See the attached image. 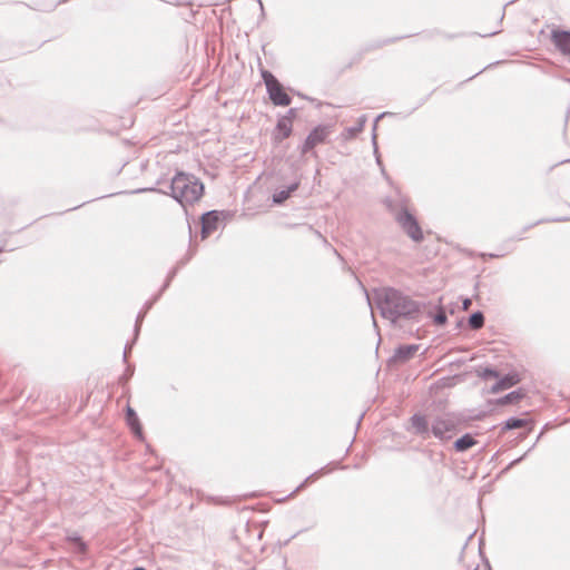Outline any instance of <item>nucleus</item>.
I'll return each instance as SVG.
<instances>
[{
	"instance_id": "1",
	"label": "nucleus",
	"mask_w": 570,
	"mask_h": 570,
	"mask_svg": "<svg viewBox=\"0 0 570 570\" xmlns=\"http://www.w3.org/2000/svg\"><path fill=\"white\" fill-rule=\"evenodd\" d=\"M366 296L367 304L371 308L375 306L380 315L390 321L394 326L400 321L419 322L425 311V304L412 299L397 288L391 286H382L373 288L370 295L367 289L362 285Z\"/></svg>"
},
{
	"instance_id": "2",
	"label": "nucleus",
	"mask_w": 570,
	"mask_h": 570,
	"mask_svg": "<svg viewBox=\"0 0 570 570\" xmlns=\"http://www.w3.org/2000/svg\"><path fill=\"white\" fill-rule=\"evenodd\" d=\"M157 193L170 196L179 205H193L202 199L205 193L204 183L190 173L176 168L175 175L169 179L168 190L158 187H142L132 190H124L119 194Z\"/></svg>"
},
{
	"instance_id": "3",
	"label": "nucleus",
	"mask_w": 570,
	"mask_h": 570,
	"mask_svg": "<svg viewBox=\"0 0 570 570\" xmlns=\"http://www.w3.org/2000/svg\"><path fill=\"white\" fill-rule=\"evenodd\" d=\"M394 197H385L383 205L393 215L394 220L402 232L414 243L421 244L425 239L422 226L410 208V197L404 195L399 187L394 188Z\"/></svg>"
},
{
	"instance_id": "4",
	"label": "nucleus",
	"mask_w": 570,
	"mask_h": 570,
	"mask_svg": "<svg viewBox=\"0 0 570 570\" xmlns=\"http://www.w3.org/2000/svg\"><path fill=\"white\" fill-rule=\"evenodd\" d=\"M465 423L466 417L460 413L438 415L432 421V434L440 441H448L453 434L458 433Z\"/></svg>"
},
{
	"instance_id": "5",
	"label": "nucleus",
	"mask_w": 570,
	"mask_h": 570,
	"mask_svg": "<svg viewBox=\"0 0 570 570\" xmlns=\"http://www.w3.org/2000/svg\"><path fill=\"white\" fill-rule=\"evenodd\" d=\"M262 78L266 86L269 99L276 106H288L292 101L291 97L284 91L279 81L274 77V75L266 70H261Z\"/></svg>"
},
{
	"instance_id": "6",
	"label": "nucleus",
	"mask_w": 570,
	"mask_h": 570,
	"mask_svg": "<svg viewBox=\"0 0 570 570\" xmlns=\"http://www.w3.org/2000/svg\"><path fill=\"white\" fill-rule=\"evenodd\" d=\"M188 230H189V248H188L187 253L176 263V265L169 269L163 285L160 286V288L158 291V293L160 295H163L169 288L173 279L176 277L179 269L181 267H184L186 264H188L190 262V259L197 253V245L194 244L190 224H188Z\"/></svg>"
},
{
	"instance_id": "7",
	"label": "nucleus",
	"mask_w": 570,
	"mask_h": 570,
	"mask_svg": "<svg viewBox=\"0 0 570 570\" xmlns=\"http://www.w3.org/2000/svg\"><path fill=\"white\" fill-rule=\"evenodd\" d=\"M226 213L223 210H208L200 216V237L202 240L207 239L214 232H216L219 225L224 222Z\"/></svg>"
},
{
	"instance_id": "8",
	"label": "nucleus",
	"mask_w": 570,
	"mask_h": 570,
	"mask_svg": "<svg viewBox=\"0 0 570 570\" xmlns=\"http://www.w3.org/2000/svg\"><path fill=\"white\" fill-rule=\"evenodd\" d=\"M405 430L424 440L433 435L432 423L430 424L428 415L421 412H415L410 416L407 425H405Z\"/></svg>"
},
{
	"instance_id": "9",
	"label": "nucleus",
	"mask_w": 570,
	"mask_h": 570,
	"mask_svg": "<svg viewBox=\"0 0 570 570\" xmlns=\"http://www.w3.org/2000/svg\"><path fill=\"white\" fill-rule=\"evenodd\" d=\"M301 178L295 177V179L288 184L287 186H283L277 188L272 195V203L276 206H282L285 202L292 197V195L299 188Z\"/></svg>"
},
{
	"instance_id": "10",
	"label": "nucleus",
	"mask_w": 570,
	"mask_h": 570,
	"mask_svg": "<svg viewBox=\"0 0 570 570\" xmlns=\"http://www.w3.org/2000/svg\"><path fill=\"white\" fill-rule=\"evenodd\" d=\"M178 151H179V149L171 150L168 154H161V153L157 154L156 165L160 167V173H159V176L156 179L155 185L153 187L164 188V189L168 190L169 179L167 178V176L169 174L170 168L169 167L165 168V165H163V163L166 161V159L168 157H170L174 154H177Z\"/></svg>"
},
{
	"instance_id": "11",
	"label": "nucleus",
	"mask_w": 570,
	"mask_h": 570,
	"mask_svg": "<svg viewBox=\"0 0 570 570\" xmlns=\"http://www.w3.org/2000/svg\"><path fill=\"white\" fill-rule=\"evenodd\" d=\"M336 464L334 462L328 463L325 466H322L320 470L314 473L307 475L288 495L281 499V501H285L288 498L296 495L298 492L306 489L312 482H314L321 474L331 473L334 469H336Z\"/></svg>"
},
{
	"instance_id": "12",
	"label": "nucleus",
	"mask_w": 570,
	"mask_h": 570,
	"mask_svg": "<svg viewBox=\"0 0 570 570\" xmlns=\"http://www.w3.org/2000/svg\"><path fill=\"white\" fill-rule=\"evenodd\" d=\"M125 420H126V424L129 428L132 435L136 439H144L142 424L140 422V419H139L137 412L130 405L126 406Z\"/></svg>"
},
{
	"instance_id": "13",
	"label": "nucleus",
	"mask_w": 570,
	"mask_h": 570,
	"mask_svg": "<svg viewBox=\"0 0 570 570\" xmlns=\"http://www.w3.org/2000/svg\"><path fill=\"white\" fill-rule=\"evenodd\" d=\"M419 348V344H400L394 348L392 360L403 364L413 358Z\"/></svg>"
},
{
	"instance_id": "14",
	"label": "nucleus",
	"mask_w": 570,
	"mask_h": 570,
	"mask_svg": "<svg viewBox=\"0 0 570 570\" xmlns=\"http://www.w3.org/2000/svg\"><path fill=\"white\" fill-rule=\"evenodd\" d=\"M551 40L556 48L563 55L570 56V32L563 30H553Z\"/></svg>"
},
{
	"instance_id": "15",
	"label": "nucleus",
	"mask_w": 570,
	"mask_h": 570,
	"mask_svg": "<svg viewBox=\"0 0 570 570\" xmlns=\"http://www.w3.org/2000/svg\"><path fill=\"white\" fill-rule=\"evenodd\" d=\"M527 396V391L523 387H518L507 394H504L501 397H498L497 400L492 401L491 403H494L497 405H513L518 404L521 400H523Z\"/></svg>"
},
{
	"instance_id": "16",
	"label": "nucleus",
	"mask_w": 570,
	"mask_h": 570,
	"mask_svg": "<svg viewBox=\"0 0 570 570\" xmlns=\"http://www.w3.org/2000/svg\"><path fill=\"white\" fill-rule=\"evenodd\" d=\"M523 237L521 235H518V236H512L510 237L509 239L504 240L501 245H500V248L504 252L502 253H479L478 256H480L481 258H483L484 261L487 259H492V258H501L503 256H505L507 254H509L510 252L513 250V248H510L509 247V244L512 243V242H519V240H522Z\"/></svg>"
},
{
	"instance_id": "17",
	"label": "nucleus",
	"mask_w": 570,
	"mask_h": 570,
	"mask_svg": "<svg viewBox=\"0 0 570 570\" xmlns=\"http://www.w3.org/2000/svg\"><path fill=\"white\" fill-rule=\"evenodd\" d=\"M476 443V440L471 433H464L453 442L452 448L456 453H464Z\"/></svg>"
},
{
	"instance_id": "18",
	"label": "nucleus",
	"mask_w": 570,
	"mask_h": 570,
	"mask_svg": "<svg viewBox=\"0 0 570 570\" xmlns=\"http://www.w3.org/2000/svg\"><path fill=\"white\" fill-rule=\"evenodd\" d=\"M525 424H528L527 419L520 417V416H510L505 421H503L502 423H500L498 425V428L500 430L499 435H503L504 433H507L509 431L520 429V428L524 426Z\"/></svg>"
},
{
	"instance_id": "19",
	"label": "nucleus",
	"mask_w": 570,
	"mask_h": 570,
	"mask_svg": "<svg viewBox=\"0 0 570 570\" xmlns=\"http://www.w3.org/2000/svg\"><path fill=\"white\" fill-rule=\"evenodd\" d=\"M484 314L482 311H474L471 313L466 320V323L470 325L473 330H479L484 325ZM465 324L464 318H459L456 322V327L461 328Z\"/></svg>"
},
{
	"instance_id": "20",
	"label": "nucleus",
	"mask_w": 570,
	"mask_h": 570,
	"mask_svg": "<svg viewBox=\"0 0 570 570\" xmlns=\"http://www.w3.org/2000/svg\"><path fill=\"white\" fill-rule=\"evenodd\" d=\"M292 119L289 117H282L276 125L274 137L277 140L287 139L292 132Z\"/></svg>"
},
{
	"instance_id": "21",
	"label": "nucleus",
	"mask_w": 570,
	"mask_h": 570,
	"mask_svg": "<svg viewBox=\"0 0 570 570\" xmlns=\"http://www.w3.org/2000/svg\"><path fill=\"white\" fill-rule=\"evenodd\" d=\"M499 373L500 371L491 364L481 365L475 368L476 376L482 381L494 380L499 376Z\"/></svg>"
},
{
	"instance_id": "22",
	"label": "nucleus",
	"mask_w": 570,
	"mask_h": 570,
	"mask_svg": "<svg viewBox=\"0 0 570 570\" xmlns=\"http://www.w3.org/2000/svg\"><path fill=\"white\" fill-rule=\"evenodd\" d=\"M328 135V127H317L307 136L305 142H323Z\"/></svg>"
},
{
	"instance_id": "23",
	"label": "nucleus",
	"mask_w": 570,
	"mask_h": 570,
	"mask_svg": "<svg viewBox=\"0 0 570 570\" xmlns=\"http://www.w3.org/2000/svg\"><path fill=\"white\" fill-rule=\"evenodd\" d=\"M501 379L507 383L509 387L519 384L522 381V375L517 368H510L507 373L501 374Z\"/></svg>"
},
{
	"instance_id": "24",
	"label": "nucleus",
	"mask_w": 570,
	"mask_h": 570,
	"mask_svg": "<svg viewBox=\"0 0 570 570\" xmlns=\"http://www.w3.org/2000/svg\"><path fill=\"white\" fill-rule=\"evenodd\" d=\"M379 146L380 145H372V147H373V155L375 157V161H376L377 166L380 167L381 173H382L383 177L385 178V180L390 185H393L392 178L389 176V174L386 173V170L384 168L382 156H381L380 150H379Z\"/></svg>"
},
{
	"instance_id": "25",
	"label": "nucleus",
	"mask_w": 570,
	"mask_h": 570,
	"mask_svg": "<svg viewBox=\"0 0 570 570\" xmlns=\"http://www.w3.org/2000/svg\"><path fill=\"white\" fill-rule=\"evenodd\" d=\"M567 220H570V217H567V216H558V217H551V218H541L532 224H529L527 226H524L522 228V233H525L528 232L529 229H531L532 227L534 226H538L540 224H543V223H558V222H567Z\"/></svg>"
},
{
	"instance_id": "26",
	"label": "nucleus",
	"mask_w": 570,
	"mask_h": 570,
	"mask_svg": "<svg viewBox=\"0 0 570 570\" xmlns=\"http://www.w3.org/2000/svg\"><path fill=\"white\" fill-rule=\"evenodd\" d=\"M365 121H366L365 116L360 117L354 127L346 129V135L344 136L345 139L356 138V135L363 130Z\"/></svg>"
},
{
	"instance_id": "27",
	"label": "nucleus",
	"mask_w": 570,
	"mask_h": 570,
	"mask_svg": "<svg viewBox=\"0 0 570 570\" xmlns=\"http://www.w3.org/2000/svg\"><path fill=\"white\" fill-rule=\"evenodd\" d=\"M430 317L433 321V324L436 327H444L448 324V316L444 312H439L436 314H431Z\"/></svg>"
},
{
	"instance_id": "28",
	"label": "nucleus",
	"mask_w": 570,
	"mask_h": 570,
	"mask_svg": "<svg viewBox=\"0 0 570 570\" xmlns=\"http://www.w3.org/2000/svg\"><path fill=\"white\" fill-rule=\"evenodd\" d=\"M537 445V443L534 442L533 444H530V448L528 449V451L522 454L521 456L512 460L503 470V472H507L509 471L510 469H512L513 466H515L517 464L521 463L525 458L527 455L534 449V446Z\"/></svg>"
},
{
	"instance_id": "29",
	"label": "nucleus",
	"mask_w": 570,
	"mask_h": 570,
	"mask_svg": "<svg viewBox=\"0 0 570 570\" xmlns=\"http://www.w3.org/2000/svg\"><path fill=\"white\" fill-rule=\"evenodd\" d=\"M134 373H135V365L128 364L126 366L125 372L119 377L121 385L127 384L130 381V379L132 377Z\"/></svg>"
},
{
	"instance_id": "30",
	"label": "nucleus",
	"mask_w": 570,
	"mask_h": 570,
	"mask_svg": "<svg viewBox=\"0 0 570 570\" xmlns=\"http://www.w3.org/2000/svg\"><path fill=\"white\" fill-rule=\"evenodd\" d=\"M163 295H160L158 292L154 294L149 299H147L141 308V311H146L148 313L153 306L160 299Z\"/></svg>"
},
{
	"instance_id": "31",
	"label": "nucleus",
	"mask_w": 570,
	"mask_h": 570,
	"mask_svg": "<svg viewBox=\"0 0 570 570\" xmlns=\"http://www.w3.org/2000/svg\"><path fill=\"white\" fill-rule=\"evenodd\" d=\"M135 344H132V340L128 341L125 345V348H124V353H122V361L126 363L127 362V358H128V355L130 353V351L132 350Z\"/></svg>"
},
{
	"instance_id": "32",
	"label": "nucleus",
	"mask_w": 570,
	"mask_h": 570,
	"mask_svg": "<svg viewBox=\"0 0 570 570\" xmlns=\"http://www.w3.org/2000/svg\"><path fill=\"white\" fill-rule=\"evenodd\" d=\"M141 326L142 324H138V323H135V326H134V336H132V344H136L137 341H138V337L140 335V331H141Z\"/></svg>"
},
{
	"instance_id": "33",
	"label": "nucleus",
	"mask_w": 570,
	"mask_h": 570,
	"mask_svg": "<svg viewBox=\"0 0 570 570\" xmlns=\"http://www.w3.org/2000/svg\"><path fill=\"white\" fill-rule=\"evenodd\" d=\"M461 302H462V308L463 309H468L472 303V299L470 297H466V296H461L460 297Z\"/></svg>"
},
{
	"instance_id": "34",
	"label": "nucleus",
	"mask_w": 570,
	"mask_h": 570,
	"mask_svg": "<svg viewBox=\"0 0 570 570\" xmlns=\"http://www.w3.org/2000/svg\"><path fill=\"white\" fill-rule=\"evenodd\" d=\"M500 392H502V387H500V384H499V383H497V382H494V383L491 385V387L489 389V393H491V394H498V393H500Z\"/></svg>"
},
{
	"instance_id": "35",
	"label": "nucleus",
	"mask_w": 570,
	"mask_h": 570,
	"mask_svg": "<svg viewBox=\"0 0 570 570\" xmlns=\"http://www.w3.org/2000/svg\"><path fill=\"white\" fill-rule=\"evenodd\" d=\"M315 146L316 145H307V144L301 145V147H302L301 151H302V154L313 153Z\"/></svg>"
},
{
	"instance_id": "36",
	"label": "nucleus",
	"mask_w": 570,
	"mask_h": 570,
	"mask_svg": "<svg viewBox=\"0 0 570 570\" xmlns=\"http://www.w3.org/2000/svg\"><path fill=\"white\" fill-rule=\"evenodd\" d=\"M146 315H147L146 311H141V309H140V311L138 312L137 316H136V321H135V323L142 324V322H144V320H145Z\"/></svg>"
},
{
	"instance_id": "37",
	"label": "nucleus",
	"mask_w": 570,
	"mask_h": 570,
	"mask_svg": "<svg viewBox=\"0 0 570 570\" xmlns=\"http://www.w3.org/2000/svg\"><path fill=\"white\" fill-rule=\"evenodd\" d=\"M532 429H533V425L529 426V428L527 429V431H524L523 433H520V434H519V436H518V439H517V440H518V441H523V440L527 438V435L532 431Z\"/></svg>"
},
{
	"instance_id": "38",
	"label": "nucleus",
	"mask_w": 570,
	"mask_h": 570,
	"mask_svg": "<svg viewBox=\"0 0 570 570\" xmlns=\"http://www.w3.org/2000/svg\"><path fill=\"white\" fill-rule=\"evenodd\" d=\"M494 380H495V382H497V383H499V384H500V387H502V391L510 389V387L507 385V383H505V382H503V380L501 379V376H500V375H499V376H497Z\"/></svg>"
},
{
	"instance_id": "39",
	"label": "nucleus",
	"mask_w": 570,
	"mask_h": 570,
	"mask_svg": "<svg viewBox=\"0 0 570 570\" xmlns=\"http://www.w3.org/2000/svg\"><path fill=\"white\" fill-rule=\"evenodd\" d=\"M481 557H482V561L485 567V570H493L489 559L483 554H481Z\"/></svg>"
},
{
	"instance_id": "40",
	"label": "nucleus",
	"mask_w": 570,
	"mask_h": 570,
	"mask_svg": "<svg viewBox=\"0 0 570 570\" xmlns=\"http://www.w3.org/2000/svg\"><path fill=\"white\" fill-rule=\"evenodd\" d=\"M547 426H548V424H546V425L543 426V429L541 430V432L539 433V435L537 436V439H535V441H534L535 443H538V442L541 440V438H542V435H543L544 430L547 429Z\"/></svg>"
},
{
	"instance_id": "41",
	"label": "nucleus",
	"mask_w": 570,
	"mask_h": 570,
	"mask_svg": "<svg viewBox=\"0 0 570 570\" xmlns=\"http://www.w3.org/2000/svg\"><path fill=\"white\" fill-rule=\"evenodd\" d=\"M566 163H570V156H569V157H567V158H563V159L559 160V163H558V164H566Z\"/></svg>"
},
{
	"instance_id": "42",
	"label": "nucleus",
	"mask_w": 570,
	"mask_h": 570,
	"mask_svg": "<svg viewBox=\"0 0 570 570\" xmlns=\"http://www.w3.org/2000/svg\"><path fill=\"white\" fill-rule=\"evenodd\" d=\"M464 252H465V253H466V255H469V256H474V255H475V253H474V252H472V250H470V249H465Z\"/></svg>"
},
{
	"instance_id": "43",
	"label": "nucleus",
	"mask_w": 570,
	"mask_h": 570,
	"mask_svg": "<svg viewBox=\"0 0 570 570\" xmlns=\"http://www.w3.org/2000/svg\"><path fill=\"white\" fill-rule=\"evenodd\" d=\"M363 416H364V413L360 415V417H358V420H357V424H360V423H361V421H362Z\"/></svg>"
},
{
	"instance_id": "44",
	"label": "nucleus",
	"mask_w": 570,
	"mask_h": 570,
	"mask_svg": "<svg viewBox=\"0 0 570 570\" xmlns=\"http://www.w3.org/2000/svg\"><path fill=\"white\" fill-rule=\"evenodd\" d=\"M85 204H86V203H82V204H81V206H82V205H85ZM79 207H80V205H79ZM77 208H78V206H73V207H72V208H70L69 210H73V209H77Z\"/></svg>"
},
{
	"instance_id": "45",
	"label": "nucleus",
	"mask_w": 570,
	"mask_h": 570,
	"mask_svg": "<svg viewBox=\"0 0 570 570\" xmlns=\"http://www.w3.org/2000/svg\"><path fill=\"white\" fill-rule=\"evenodd\" d=\"M372 138H373V142H375V140H376V135H375V134H373V137H372Z\"/></svg>"
},
{
	"instance_id": "46",
	"label": "nucleus",
	"mask_w": 570,
	"mask_h": 570,
	"mask_svg": "<svg viewBox=\"0 0 570 570\" xmlns=\"http://www.w3.org/2000/svg\"><path fill=\"white\" fill-rule=\"evenodd\" d=\"M473 570H479V566H476Z\"/></svg>"
}]
</instances>
